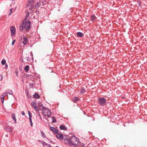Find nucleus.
<instances>
[{
	"label": "nucleus",
	"instance_id": "nucleus-37",
	"mask_svg": "<svg viewBox=\"0 0 147 147\" xmlns=\"http://www.w3.org/2000/svg\"><path fill=\"white\" fill-rule=\"evenodd\" d=\"M46 138L49 141V142H51V143H53V142L51 141V140H50L49 139H48L47 138Z\"/></svg>",
	"mask_w": 147,
	"mask_h": 147
},
{
	"label": "nucleus",
	"instance_id": "nucleus-15",
	"mask_svg": "<svg viewBox=\"0 0 147 147\" xmlns=\"http://www.w3.org/2000/svg\"><path fill=\"white\" fill-rule=\"evenodd\" d=\"M12 118L14 120L15 123H16V118L15 114L14 113H12Z\"/></svg>",
	"mask_w": 147,
	"mask_h": 147
},
{
	"label": "nucleus",
	"instance_id": "nucleus-1",
	"mask_svg": "<svg viewBox=\"0 0 147 147\" xmlns=\"http://www.w3.org/2000/svg\"><path fill=\"white\" fill-rule=\"evenodd\" d=\"M71 145H78L80 144L79 139L75 136H73L70 137Z\"/></svg>",
	"mask_w": 147,
	"mask_h": 147
},
{
	"label": "nucleus",
	"instance_id": "nucleus-43",
	"mask_svg": "<svg viewBox=\"0 0 147 147\" xmlns=\"http://www.w3.org/2000/svg\"><path fill=\"white\" fill-rule=\"evenodd\" d=\"M30 28H26V31H29L30 30Z\"/></svg>",
	"mask_w": 147,
	"mask_h": 147
},
{
	"label": "nucleus",
	"instance_id": "nucleus-7",
	"mask_svg": "<svg viewBox=\"0 0 147 147\" xmlns=\"http://www.w3.org/2000/svg\"><path fill=\"white\" fill-rule=\"evenodd\" d=\"M11 33V36H14L16 33V28H10Z\"/></svg>",
	"mask_w": 147,
	"mask_h": 147
},
{
	"label": "nucleus",
	"instance_id": "nucleus-44",
	"mask_svg": "<svg viewBox=\"0 0 147 147\" xmlns=\"http://www.w3.org/2000/svg\"><path fill=\"white\" fill-rule=\"evenodd\" d=\"M30 125L31 126H32L33 125H32V122H30Z\"/></svg>",
	"mask_w": 147,
	"mask_h": 147
},
{
	"label": "nucleus",
	"instance_id": "nucleus-42",
	"mask_svg": "<svg viewBox=\"0 0 147 147\" xmlns=\"http://www.w3.org/2000/svg\"><path fill=\"white\" fill-rule=\"evenodd\" d=\"M38 3H36V5L35 6V7L36 8H37L38 6Z\"/></svg>",
	"mask_w": 147,
	"mask_h": 147
},
{
	"label": "nucleus",
	"instance_id": "nucleus-31",
	"mask_svg": "<svg viewBox=\"0 0 147 147\" xmlns=\"http://www.w3.org/2000/svg\"><path fill=\"white\" fill-rule=\"evenodd\" d=\"M30 7L29 8V9L30 10H32L33 8V7H34V6L33 5H32L30 6Z\"/></svg>",
	"mask_w": 147,
	"mask_h": 147
},
{
	"label": "nucleus",
	"instance_id": "nucleus-50",
	"mask_svg": "<svg viewBox=\"0 0 147 147\" xmlns=\"http://www.w3.org/2000/svg\"><path fill=\"white\" fill-rule=\"evenodd\" d=\"M5 66L6 67H7V64L5 65Z\"/></svg>",
	"mask_w": 147,
	"mask_h": 147
},
{
	"label": "nucleus",
	"instance_id": "nucleus-10",
	"mask_svg": "<svg viewBox=\"0 0 147 147\" xmlns=\"http://www.w3.org/2000/svg\"><path fill=\"white\" fill-rule=\"evenodd\" d=\"M28 41L27 38L25 36H24L23 38V41L22 43L24 45H25L27 44Z\"/></svg>",
	"mask_w": 147,
	"mask_h": 147
},
{
	"label": "nucleus",
	"instance_id": "nucleus-49",
	"mask_svg": "<svg viewBox=\"0 0 147 147\" xmlns=\"http://www.w3.org/2000/svg\"><path fill=\"white\" fill-rule=\"evenodd\" d=\"M16 75L17 76H18V74L17 73H16Z\"/></svg>",
	"mask_w": 147,
	"mask_h": 147
},
{
	"label": "nucleus",
	"instance_id": "nucleus-8",
	"mask_svg": "<svg viewBox=\"0 0 147 147\" xmlns=\"http://www.w3.org/2000/svg\"><path fill=\"white\" fill-rule=\"evenodd\" d=\"M5 128L6 130L7 131L11 133L13 131V129L11 127L9 126H5Z\"/></svg>",
	"mask_w": 147,
	"mask_h": 147
},
{
	"label": "nucleus",
	"instance_id": "nucleus-3",
	"mask_svg": "<svg viewBox=\"0 0 147 147\" xmlns=\"http://www.w3.org/2000/svg\"><path fill=\"white\" fill-rule=\"evenodd\" d=\"M31 22L30 21L24 20L20 24V28H30Z\"/></svg>",
	"mask_w": 147,
	"mask_h": 147
},
{
	"label": "nucleus",
	"instance_id": "nucleus-25",
	"mask_svg": "<svg viewBox=\"0 0 147 147\" xmlns=\"http://www.w3.org/2000/svg\"><path fill=\"white\" fill-rule=\"evenodd\" d=\"M31 104L33 108L34 109L36 108V103L34 102H32Z\"/></svg>",
	"mask_w": 147,
	"mask_h": 147
},
{
	"label": "nucleus",
	"instance_id": "nucleus-16",
	"mask_svg": "<svg viewBox=\"0 0 147 147\" xmlns=\"http://www.w3.org/2000/svg\"><path fill=\"white\" fill-rule=\"evenodd\" d=\"M30 58H33L32 55L31 53H30L29 56V55H28V56L26 57V59L27 61H29L30 60Z\"/></svg>",
	"mask_w": 147,
	"mask_h": 147
},
{
	"label": "nucleus",
	"instance_id": "nucleus-11",
	"mask_svg": "<svg viewBox=\"0 0 147 147\" xmlns=\"http://www.w3.org/2000/svg\"><path fill=\"white\" fill-rule=\"evenodd\" d=\"M59 128L61 130H64L67 131V128L64 125H61L60 126Z\"/></svg>",
	"mask_w": 147,
	"mask_h": 147
},
{
	"label": "nucleus",
	"instance_id": "nucleus-48",
	"mask_svg": "<svg viewBox=\"0 0 147 147\" xmlns=\"http://www.w3.org/2000/svg\"><path fill=\"white\" fill-rule=\"evenodd\" d=\"M10 28H15V27L14 26H11Z\"/></svg>",
	"mask_w": 147,
	"mask_h": 147
},
{
	"label": "nucleus",
	"instance_id": "nucleus-30",
	"mask_svg": "<svg viewBox=\"0 0 147 147\" xmlns=\"http://www.w3.org/2000/svg\"><path fill=\"white\" fill-rule=\"evenodd\" d=\"M5 97V95L4 94H3L1 96V100L4 99V98Z\"/></svg>",
	"mask_w": 147,
	"mask_h": 147
},
{
	"label": "nucleus",
	"instance_id": "nucleus-51",
	"mask_svg": "<svg viewBox=\"0 0 147 147\" xmlns=\"http://www.w3.org/2000/svg\"><path fill=\"white\" fill-rule=\"evenodd\" d=\"M55 147H59V146H55Z\"/></svg>",
	"mask_w": 147,
	"mask_h": 147
},
{
	"label": "nucleus",
	"instance_id": "nucleus-34",
	"mask_svg": "<svg viewBox=\"0 0 147 147\" xmlns=\"http://www.w3.org/2000/svg\"><path fill=\"white\" fill-rule=\"evenodd\" d=\"M137 3L139 4V6H141V1H137Z\"/></svg>",
	"mask_w": 147,
	"mask_h": 147
},
{
	"label": "nucleus",
	"instance_id": "nucleus-20",
	"mask_svg": "<svg viewBox=\"0 0 147 147\" xmlns=\"http://www.w3.org/2000/svg\"><path fill=\"white\" fill-rule=\"evenodd\" d=\"M7 93H8L10 95H12L13 93L12 91L10 90H8L7 91Z\"/></svg>",
	"mask_w": 147,
	"mask_h": 147
},
{
	"label": "nucleus",
	"instance_id": "nucleus-18",
	"mask_svg": "<svg viewBox=\"0 0 147 147\" xmlns=\"http://www.w3.org/2000/svg\"><path fill=\"white\" fill-rule=\"evenodd\" d=\"M96 18V17L94 15H92L91 16L90 20L92 21H94Z\"/></svg>",
	"mask_w": 147,
	"mask_h": 147
},
{
	"label": "nucleus",
	"instance_id": "nucleus-39",
	"mask_svg": "<svg viewBox=\"0 0 147 147\" xmlns=\"http://www.w3.org/2000/svg\"><path fill=\"white\" fill-rule=\"evenodd\" d=\"M46 146L48 147H52V146L49 144H47Z\"/></svg>",
	"mask_w": 147,
	"mask_h": 147
},
{
	"label": "nucleus",
	"instance_id": "nucleus-12",
	"mask_svg": "<svg viewBox=\"0 0 147 147\" xmlns=\"http://www.w3.org/2000/svg\"><path fill=\"white\" fill-rule=\"evenodd\" d=\"M33 97L34 98L38 99L40 97V95H39L38 93H35V94L33 95Z\"/></svg>",
	"mask_w": 147,
	"mask_h": 147
},
{
	"label": "nucleus",
	"instance_id": "nucleus-19",
	"mask_svg": "<svg viewBox=\"0 0 147 147\" xmlns=\"http://www.w3.org/2000/svg\"><path fill=\"white\" fill-rule=\"evenodd\" d=\"M29 66L28 65H26L24 68V69L26 72H28L29 71Z\"/></svg>",
	"mask_w": 147,
	"mask_h": 147
},
{
	"label": "nucleus",
	"instance_id": "nucleus-14",
	"mask_svg": "<svg viewBox=\"0 0 147 147\" xmlns=\"http://www.w3.org/2000/svg\"><path fill=\"white\" fill-rule=\"evenodd\" d=\"M77 36L81 38L83 36V34L81 32H78L77 33Z\"/></svg>",
	"mask_w": 147,
	"mask_h": 147
},
{
	"label": "nucleus",
	"instance_id": "nucleus-32",
	"mask_svg": "<svg viewBox=\"0 0 147 147\" xmlns=\"http://www.w3.org/2000/svg\"><path fill=\"white\" fill-rule=\"evenodd\" d=\"M12 9L11 8L10 9V12L8 14L9 16L11 15V14L12 13Z\"/></svg>",
	"mask_w": 147,
	"mask_h": 147
},
{
	"label": "nucleus",
	"instance_id": "nucleus-26",
	"mask_svg": "<svg viewBox=\"0 0 147 147\" xmlns=\"http://www.w3.org/2000/svg\"><path fill=\"white\" fill-rule=\"evenodd\" d=\"M32 5L31 4V3H30V2H29V1H28V2L27 3L26 7H29L30 6H31Z\"/></svg>",
	"mask_w": 147,
	"mask_h": 147
},
{
	"label": "nucleus",
	"instance_id": "nucleus-45",
	"mask_svg": "<svg viewBox=\"0 0 147 147\" xmlns=\"http://www.w3.org/2000/svg\"><path fill=\"white\" fill-rule=\"evenodd\" d=\"M7 93H3V94H4V95H5V96L6 95H7Z\"/></svg>",
	"mask_w": 147,
	"mask_h": 147
},
{
	"label": "nucleus",
	"instance_id": "nucleus-22",
	"mask_svg": "<svg viewBox=\"0 0 147 147\" xmlns=\"http://www.w3.org/2000/svg\"><path fill=\"white\" fill-rule=\"evenodd\" d=\"M86 92V90L84 87H82L81 89V90L80 91V92L82 94H83L84 93Z\"/></svg>",
	"mask_w": 147,
	"mask_h": 147
},
{
	"label": "nucleus",
	"instance_id": "nucleus-6",
	"mask_svg": "<svg viewBox=\"0 0 147 147\" xmlns=\"http://www.w3.org/2000/svg\"><path fill=\"white\" fill-rule=\"evenodd\" d=\"M50 129L51 131H52L53 133L57 134L59 132L58 130L56 128L54 127L51 126L50 127Z\"/></svg>",
	"mask_w": 147,
	"mask_h": 147
},
{
	"label": "nucleus",
	"instance_id": "nucleus-5",
	"mask_svg": "<svg viewBox=\"0 0 147 147\" xmlns=\"http://www.w3.org/2000/svg\"><path fill=\"white\" fill-rule=\"evenodd\" d=\"M64 142L65 144L71 145L70 138H69L66 137L65 138H64Z\"/></svg>",
	"mask_w": 147,
	"mask_h": 147
},
{
	"label": "nucleus",
	"instance_id": "nucleus-24",
	"mask_svg": "<svg viewBox=\"0 0 147 147\" xmlns=\"http://www.w3.org/2000/svg\"><path fill=\"white\" fill-rule=\"evenodd\" d=\"M52 119L53 120L52 122L53 123H55L57 122V120L54 117H52Z\"/></svg>",
	"mask_w": 147,
	"mask_h": 147
},
{
	"label": "nucleus",
	"instance_id": "nucleus-35",
	"mask_svg": "<svg viewBox=\"0 0 147 147\" xmlns=\"http://www.w3.org/2000/svg\"><path fill=\"white\" fill-rule=\"evenodd\" d=\"M16 41V40H13L12 42V45L13 46V45L14 44L15 42Z\"/></svg>",
	"mask_w": 147,
	"mask_h": 147
},
{
	"label": "nucleus",
	"instance_id": "nucleus-36",
	"mask_svg": "<svg viewBox=\"0 0 147 147\" xmlns=\"http://www.w3.org/2000/svg\"><path fill=\"white\" fill-rule=\"evenodd\" d=\"M38 106L40 107H42V103H38Z\"/></svg>",
	"mask_w": 147,
	"mask_h": 147
},
{
	"label": "nucleus",
	"instance_id": "nucleus-46",
	"mask_svg": "<svg viewBox=\"0 0 147 147\" xmlns=\"http://www.w3.org/2000/svg\"><path fill=\"white\" fill-rule=\"evenodd\" d=\"M38 115H39V117H40V118L41 119V116L39 114Z\"/></svg>",
	"mask_w": 147,
	"mask_h": 147
},
{
	"label": "nucleus",
	"instance_id": "nucleus-27",
	"mask_svg": "<svg viewBox=\"0 0 147 147\" xmlns=\"http://www.w3.org/2000/svg\"><path fill=\"white\" fill-rule=\"evenodd\" d=\"M1 63L2 65H4L6 63V61L5 59H3L1 61Z\"/></svg>",
	"mask_w": 147,
	"mask_h": 147
},
{
	"label": "nucleus",
	"instance_id": "nucleus-2",
	"mask_svg": "<svg viewBox=\"0 0 147 147\" xmlns=\"http://www.w3.org/2000/svg\"><path fill=\"white\" fill-rule=\"evenodd\" d=\"M42 113L45 116L50 117L51 115V112L50 110L42 106Z\"/></svg>",
	"mask_w": 147,
	"mask_h": 147
},
{
	"label": "nucleus",
	"instance_id": "nucleus-17",
	"mask_svg": "<svg viewBox=\"0 0 147 147\" xmlns=\"http://www.w3.org/2000/svg\"><path fill=\"white\" fill-rule=\"evenodd\" d=\"M28 114L29 115V119L30 120V122H32V115L30 113V111H28Z\"/></svg>",
	"mask_w": 147,
	"mask_h": 147
},
{
	"label": "nucleus",
	"instance_id": "nucleus-9",
	"mask_svg": "<svg viewBox=\"0 0 147 147\" xmlns=\"http://www.w3.org/2000/svg\"><path fill=\"white\" fill-rule=\"evenodd\" d=\"M56 137L58 139L62 140L63 139V135L60 133H58L56 136Z\"/></svg>",
	"mask_w": 147,
	"mask_h": 147
},
{
	"label": "nucleus",
	"instance_id": "nucleus-13",
	"mask_svg": "<svg viewBox=\"0 0 147 147\" xmlns=\"http://www.w3.org/2000/svg\"><path fill=\"white\" fill-rule=\"evenodd\" d=\"M79 100V99L77 97H74L72 99L74 103H76Z\"/></svg>",
	"mask_w": 147,
	"mask_h": 147
},
{
	"label": "nucleus",
	"instance_id": "nucleus-21",
	"mask_svg": "<svg viewBox=\"0 0 147 147\" xmlns=\"http://www.w3.org/2000/svg\"><path fill=\"white\" fill-rule=\"evenodd\" d=\"M38 141L42 143L43 146H44L45 145H47V143H46L44 141H41L40 140H38Z\"/></svg>",
	"mask_w": 147,
	"mask_h": 147
},
{
	"label": "nucleus",
	"instance_id": "nucleus-40",
	"mask_svg": "<svg viewBox=\"0 0 147 147\" xmlns=\"http://www.w3.org/2000/svg\"><path fill=\"white\" fill-rule=\"evenodd\" d=\"M0 76L1 77V80H2V79H3V75L2 74H1L0 75Z\"/></svg>",
	"mask_w": 147,
	"mask_h": 147
},
{
	"label": "nucleus",
	"instance_id": "nucleus-47",
	"mask_svg": "<svg viewBox=\"0 0 147 147\" xmlns=\"http://www.w3.org/2000/svg\"><path fill=\"white\" fill-rule=\"evenodd\" d=\"M1 102L3 103L4 102V99H3L2 100H1Z\"/></svg>",
	"mask_w": 147,
	"mask_h": 147
},
{
	"label": "nucleus",
	"instance_id": "nucleus-28",
	"mask_svg": "<svg viewBox=\"0 0 147 147\" xmlns=\"http://www.w3.org/2000/svg\"><path fill=\"white\" fill-rule=\"evenodd\" d=\"M29 14H30V13H29V11H27V14L26 15V18H28L29 16Z\"/></svg>",
	"mask_w": 147,
	"mask_h": 147
},
{
	"label": "nucleus",
	"instance_id": "nucleus-29",
	"mask_svg": "<svg viewBox=\"0 0 147 147\" xmlns=\"http://www.w3.org/2000/svg\"><path fill=\"white\" fill-rule=\"evenodd\" d=\"M29 2H30V3H31V4L32 5H33V4L34 3V0H29Z\"/></svg>",
	"mask_w": 147,
	"mask_h": 147
},
{
	"label": "nucleus",
	"instance_id": "nucleus-4",
	"mask_svg": "<svg viewBox=\"0 0 147 147\" xmlns=\"http://www.w3.org/2000/svg\"><path fill=\"white\" fill-rule=\"evenodd\" d=\"M98 102L101 105H105L106 103V99L103 97L99 98Z\"/></svg>",
	"mask_w": 147,
	"mask_h": 147
},
{
	"label": "nucleus",
	"instance_id": "nucleus-23",
	"mask_svg": "<svg viewBox=\"0 0 147 147\" xmlns=\"http://www.w3.org/2000/svg\"><path fill=\"white\" fill-rule=\"evenodd\" d=\"M40 133L41 135L42 136L43 138H47L46 137L45 134L44 132L42 131H40Z\"/></svg>",
	"mask_w": 147,
	"mask_h": 147
},
{
	"label": "nucleus",
	"instance_id": "nucleus-38",
	"mask_svg": "<svg viewBox=\"0 0 147 147\" xmlns=\"http://www.w3.org/2000/svg\"><path fill=\"white\" fill-rule=\"evenodd\" d=\"M21 113V114H22V115H25V113L24 111H22Z\"/></svg>",
	"mask_w": 147,
	"mask_h": 147
},
{
	"label": "nucleus",
	"instance_id": "nucleus-33",
	"mask_svg": "<svg viewBox=\"0 0 147 147\" xmlns=\"http://www.w3.org/2000/svg\"><path fill=\"white\" fill-rule=\"evenodd\" d=\"M40 109V108H38V107H36V108H35L34 109H35L36 111H38Z\"/></svg>",
	"mask_w": 147,
	"mask_h": 147
},
{
	"label": "nucleus",
	"instance_id": "nucleus-41",
	"mask_svg": "<svg viewBox=\"0 0 147 147\" xmlns=\"http://www.w3.org/2000/svg\"><path fill=\"white\" fill-rule=\"evenodd\" d=\"M25 28H20V31H22Z\"/></svg>",
	"mask_w": 147,
	"mask_h": 147
}]
</instances>
